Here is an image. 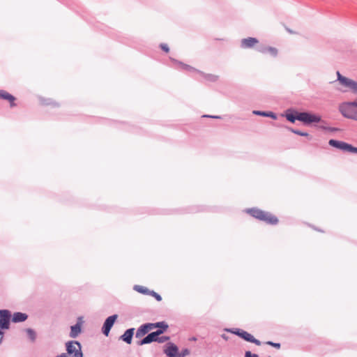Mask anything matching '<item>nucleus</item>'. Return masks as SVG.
Wrapping results in <instances>:
<instances>
[{
  "instance_id": "1",
  "label": "nucleus",
  "mask_w": 357,
  "mask_h": 357,
  "mask_svg": "<svg viewBox=\"0 0 357 357\" xmlns=\"http://www.w3.org/2000/svg\"><path fill=\"white\" fill-rule=\"evenodd\" d=\"M291 123H294L296 120L303 122L305 125L312 123H319L321 121V116L310 112H299L292 109H287L284 115Z\"/></svg>"
},
{
  "instance_id": "23",
  "label": "nucleus",
  "mask_w": 357,
  "mask_h": 357,
  "mask_svg": "<svg viewBox=\"0 0 357 357\" xmlns=\"http://www.w3.org/2000/svg\"><path fill=\"white\" fill-rule=\"evenodd\" d=\"M173 61H174L175 63H177V64H178L179 66H181V67L183 69H184V70H189V71H195V70H196L194 68H192V67H191V66H188V65L184 64V63H183L182 62H180V61H176V60H174V59H173Z\"/></svg>"
},
{
  "instance_id": "18",
  "label": "nucleus",
  "mask_w": 357,
  "mask_h": 357,
  "mask_svg": "<svg viewBox=\"0 0 357 357\" xmlns=\"http://www.w3.org/2000/svg\"><path fill=\"white\" fill-rule=\"evenodd\" d=\"M0 98L8 100L10 102V107H14L15 105L14 103L15 98L6 91L0 90Z\"/></svg>"
},
{
  "instance_id": "30",
  "label": "nucleus",
  "mask_w": 357,
  "mask_h": 357,
  "mask_svg": "<svg viewBox=\"0 0 357 357\" xmlns=\"http://www.w3.org/2000/svg\"><path fill=\"white\" fill-rule=\"evenodd\" d=\"M267 344L268 345H271L275 348H277V349H280V343H275V342H266Z\"/></svg>"
},
{
  "instance_id": "21",
  "label": "nucleus",
  "mask_w": 357,
  "mask_h": 357,
  "mask_svg": "<svg viewBox=\"0 0 357 357\" xmlns=\"http://www.w3.org/2000/svg\"><path fill=\"white\" fill-rule=\"evenodd\" d=\"M151 325L152 329L159 328L158 330H162L163 331V332L168 328V325L164 321L157 322L154 324L151 323Z\"/></svg>"
},
{
  "instance_id": "3",
  "label": "nucleus",
  "mask_w": 357,
  "mask_h": 357,
  "mask_svg": "<svg viewBox=\"0 0 357 357\" xmlns=\"http://www.w3.org/2000/svg\"><path fill=\"white\" fill-rule=\"evenodd\" d=\"M339 109L344 117L357 121V100L344 102Z\"/></svg>"
},
{
  "instance_id": "31",
  "label": "nucleus",
  "mask_w": 357,
  "mask_h": 357,
  "mask_svg": "<svg viewBox=\"0 0 357 357\" xmlns=\"http://www.w3.org/2000/svg\"><path fill=\"white\" fill-rule=\"evenodd\" d=\"M245 357H259V356L255 354H252L250 351H247L245 353Z\"/></svg>"
},
{
  "instance_id": "32",
  "label": "nucleus",
  "mask_w": 357,
  "mask_h": 357,
  "mask_svg": "<svg viewBox=\"0 0 357 357\" xmlns=\"http://www.w3.org/2000/svg\"><path fill=\"white\" fill-rule=\"evenodd\" d=\"M160 47L163 51H165L166 52H168L169 51V47L167 44H165V43L160 44Z\"/></svg>"
},
{
  "instance_id": "5",
  "label": "nucleus",
  "mask_w": 357,
  "mask_h": 357,
  "mask_svg": "<svg viewBox=\"0 0 357 357\" xmlns=\"http://www.w3.org/2000/svg\"><path fill=\"white\" fill-rule=\"evenodd\" d=\"M67 354L71 357H83L81 344L77 341H68L66 343Z\"/></svg>"
},
{
  "instance_id": "14",
  "label": "nucleus",
  "mask_w": 357,
  "mask_h": 357,
  "mask_svg": "<svg viewBox=\"0 0 357 357\" xmlns=\"http://www.w3.org/2000/svg\"><path fill=\"white\" fill-rule=\"evenodd\" d=\"M151 323L142 324L137 330L135 334L137 338L141 337L146 335L149 331L152 330Z\"/></svg>"
},
{
  "instance_id": "11",
  "label": "nucleus",
  "mask_w": 357,
  "mask_h": 357,
  "mask_svg": "<svg viewBox=\"0 0 357 357\" xmlns=\"http://www.w3.org/2000/svg\"><path fill=\"white\" fill-rule=\"evenodd\" d=\"M258 40L255 38L248 37L243 38L241 41V47L243 49L252 48L258 43Z\"/></svg>"
},
{
  "instance_id": "13",
  "label": "nucleus",
  "mask_w": 357,
  "mask_h": 357,
  "mask_svg": "<svg viewBox=\"0 0 357 357\" xmlns=\"http://www.w3.org/2000/svg\"><path fill=\"white\" fill-rule=\"evenodd\" d=\"M165 354L169 357H174L178 352V348L174 343L169 342L164 349Z\"/></svg>"
},
{
  "instance_id": "28",
  "label": "nucleus",
  "mask_w": 357,
  "mask_h": 357,
  "mask_svg": "<svg viewBox=\"0 0 357 357\" xmlns=\"http://www.w3.org/2000/svg\"><path fill=\"white\" fill-rule=\"evenodd\" d=\"M190 354V351L188 349H184L181 352H178V355L179 357H185V356H188Z\"/></svg>"
},
{
  "instance_id": "19",
  "label": "nucleus",
  "mask_w": 357,
  "mask_h": 357,
  "mask_svg": "<svg viewBox=\"0 0 357 357\" xmlns=\"http://www.w3.org/2000/svg\"><path fill=\"white\" fill-rule=\"evenodd\" d=\"M253 114L258 116L270 117L273 119H277V115L272 112H263L259 110H254Z\"/></svg>"
},
{
  "instance_id": "4",
  "label": "nucleus",
  "mask_w": 357,
  "mask_h": 357,
  "mask_svg": "<svg viewBox=\"0 0 357 357\" xmlns=\"http://www.w3.org/2000/svg\"><path fill=\"white\" fill-rule=\"evenodd\" d=\"M337 80L340 84L346 89L342 91H351L352 93L357 94V82L343 76L339 71L336 72Z\"/></svg>"
},
{
  "instance_id": "22",
  "label": "nucleus",
  "mask_w": 357,
  "mask_h": 357,
  "mask_svg": "<svg viewBox=\"0 0 357 357\" xmlns=\"http://www.w3.org/2000/svg\"><path fill=\"white\" fill-rule=\"evenodd\" d=\"M26 332L29 338L31 340V342H34L36 339V333L32 328H26Z\"/></svg>"
},
{
  "instance_id": "26",
  "label": "nucleus",
  "mask_w": 357,
  "mask_h": 357,
  "mask_svg": "<svg viewBox=\"0 0 357 357\" xmlns=\"http://www.w3.org/2000/svg\"><path fill=\"white\" fill-rule=\"evenodd\" d=\"M149 295L154 297L158 301H162L161 296L153 290L151 291V293Z\"/></svg>"
},
{
  "instance_id": "12",
  "label": "nucleus",
  "mask_w": 357,
  "mask_h": 357,
  "mask_svg": "<svg viewBox=\"0 0 357 357\" xmlns=\"http://www.w3.org/2000/svg\"><path fill=\"white\" fill-rule=\"evenodd\" d=\"M257 50L262 54L268 53L274 57L277 56L278 53V51L275 47L264 45L257 47Z\"/></svg>"
},
{
  "instance_id": "10",
  "label": "nucleus",
  "mask_w": 357,
  "mask_h": 357,
  "mask_svg": "<svg viewBox=\"0 0 357 357\" xmlns=\"http://www.w3.org/2000/svg\"><path fill=\"white\" fill-rule=\"evenodd\" d=\"M82 317H79L77 322L70 327V337L76 338L82 331Z\"/></svg>"
},
{
  "instance_id": "37",
  "label": "nucleus",
  "mask_w": 357,
  "mask_h": 357,
  "mask_svg": "<svg viewBox=\"0 0 357 357\" xmlns=\"http://www.w3.org/2000/svg\"><path fill=\"white\" fill-rule=\"evenodd\" d=\"M222 337H223L224 339H225V340L227 339V337L225 336V335H222Z\"/></svg>"
},
{
  "instance_id": "35",
  "label": "nucleus",
  "mask_w": 357,
  "mask_h": 357,
  "mask_svg": "<svg viewBox=\"0 0 357 357\" xmlns=\"http://www.w3.org/2000/svg\"><path fill=\"white\" fill-rule=\"evenodd\" d=\"M3 329L0 328V335L2 336L3 335V332L2 331Z\"/></svg>"
},
{
  "instance_id": "6",
  "label": "nucleus",
  "mask_w": 357,
  "mask_h": 357,
  "mask_svg": "<svg viewBox=\"0 0 357 357\" xmlns=\"http://www.w3.org/2000/svg\"><path fill=\"white\" fill-rule=\"evenodd\" d=\"M226 331L235 334L247 342L254 343L257 346L261 345V342L259 340L255 338L251 334L239 328H229L226 329Z\"/></svg>"
},
{
  "instance_id": "34",
  "label": "nucleus",
  "mask_w": 357,
  "mask_h": 357,
  "mask_svg": "<svg viewBox=\"0 0 357 357\" xmlns=\"http://www.w3.org/2000/svg\"><path fill=\"white\" fill-rule=\"evenodd\" d=\"M56 357H68L66 353H62L60 355L56 356Z\"/></svg>"
},
{
  "instance_id": "24",
  "label": "nucleus",
  "mask_w": 357,
  "mask_h": 357,
  "mask_svg": "<svg viewBox=\"0 0 357 357\" xmlns=\"http://www.w3.org/2000/svg\"><path fill=\"white\" fill-rule=\"evenodd\" d=\"M204 77L210 82H215L218 80V76L212 74H203Z\"/></svg>"
},
{
  "instance_id": "8",
  "label": "nucleus",
  "mask_w": 357,
  "mask_h": 357,
  "mask_svg": "<svg viewBox=\"0 0 357 357\" xmlns=\"http://www.w3.org/2000/svg\"><path fill=\"white\" fill-rule=\"evenodd\" d=\"M117 317H118L117 314H113L112 316L108 317L105 319V321L103 324V326L102 327V333L105 336H108L109 331H110L112 327L113 326L115 321L116 320Z\"/></svg>"
},
{
  "instance_id": "29",
  "label": "nucleus",
  "mask_w": 357,
  "mask_h": 357,
  "mask_svg": "<svg viewBox=\"0 0 357 357\" xmlns=\"http://www.w3.org/2000/svg\"><path fill=\"white\" fill-rule=\"evenodd\" d=\"M347 151L350 152V153H357V147H354L352 145L349 144Z\"/></svg>"
},
{
  "instance_id": "15",
  "label": "nucleus",
  "mask_w": 357,
  "mask_h": 357,
  "mask_svg": "<svg viewBox=\"0 0 357 357\" xmlns=\"http://www.w3.org/2000/svg\"><path fill=\"white\" fill-rule=\"evenodd\" d=\"M328 144L333 147L340 149L342 151H347L348 147V143L344 142L338 141L335 139H330L328 142Z\"/></svg>"
},
{
  "instance_id": "36",
  "label": "nucleus",
  "mask_w": 357,
  "mask_h": 357,
  "mask_svg": "<svg viewBox=\"0 0 357 357\" xmlns=\"http://www.w3.org/2000/svg\"><path fill=\"white\" fill-rule=\"evenodd\" d=\"M2 341H3V335L0 337V344H1Z\"/></svg>"
},
{
  "instance_id": "9",
  "label": "nucleus",
  "mask_w": 357,
  "mask_h": 357,
  "mask_svg": "<svg viewBox=\"0 0 357 357\" xmlns=\"http://www.w3.org/2000/svg\"><path fill=\"white\" fill-rule=\"evenodd\" d=\"M162 333H163V331H162V330H157L156 331L152 332V333L148 334L142 340H141L138 342V345H143V344H150L153 342H157V336H160Z\"/></svg>"
},
{
  "instance_id": "2",
  "label": "nucleus",
  "mask_w": 357,
  "mask_h": 357,
  "mask_svg": "<svg viewBox=\"0 0 357 357\" xmlns=\"http://www.w3.org/2000/svg\"><path fill=\"white\" fill-rule=\"evenodd\" d=\"M247 213L250 214L252 217L265 222L270 225H276L278 222L277 217L273 215L271 213L261 211L257 208H248L246 210Z\"/></svg>"
},
{
  "instance_id": "17",
  "label": "nucleus",
  "mask_w": 357,
  "mask_h": 357,
  "mask_svg": "<svg viewBox=\"0 0 357 357\" xmlns=\"http://www.w3.org/2000/svg\"><path fill=\"white\" fill-rule=\"evenodd\" d=\"M28 318V315L26 313L17 312H15L13 315L11 314L12 321L14 323L23 322Z\"/></svg>"
},
{
  "instance_id": "27",
  "label": "nucleus",
  "mask_w": 357,
  "mask_h": 357,
  "mask_svg": "<svg viewBox=\"0 0 357 357\" xmlns=\"http://www.w3.org/2000/svg\"><path fill=\"white\" fill-rule=\"evenodd\" d=\"M169 340V336H161V337L157 336V342L159 343L165 342L168 341Z\"/></svg>"
},
{
  "instance_id": "16",
  "label": "nucleus",
  "mask_w": 357,
  "mask_h": 357,
  "mask_svg": "<svg viewBox=\"0 0 357 357\" xmlns=\"http://www.w3.org/2000/svg\"><path fill=\"white\" fill-rule=\"evenodd\" d=\"M135 328H131L129 329H127L124 333L120 337V340H123V342H126L127 344H131L132 340V337L134 335Z\"/></svg>"
},
{
  "instance_id": "33",
  "label": "nucleus",
  "mask_w": 357,
  "mask_h": 357,
  "mask_svg": "<svg viewBox=\"0 0 357 357\" xmlns=\"http://www.w3.org/2000/svg\"><path fill=\"white\" fill-rule=\"evenodd\" d=\"M203 117L206 118H212V119H221L220 116H211V115H204Z\"/></svg>"
},
{
  "instance_id": "7",
  "label": "nucleus",
  "mask_w": 357,
  "mask_h": 357,
  "mask_svg": "<svg viewBox=\"0 0 357 357\" xmlns=\"http://www.w3.org/2000/svg\"><path fill=\"white\" fill-rule=\"evenodd\" d=\"M11 319V312L8 310H0V328L8 329Z\"/></svg>"
},
{
  "instance_id": "20",
  "label": "nucleus",
  "mask_w": 357,
  "mask_h": 357,
  "mask_svg": "<svg viewBox=\"0 0 357 357\" xmlns=\"http://www.w3.org/2000/svg\"><path fill=\"white\" fill-rule=\"evenodd\" d=\"M133 289L140 294H144V295H149L150 293H151V291L150 289H149L148 288H146V287H144V286H141V285H135L133 287Z\"/></svg>"
},
{
  "instance_id": "25",
  "label": "nucleus",
  "mask_w": 357,
  "mask_h": 357,
  "mask_svg": "<svg viewBox=\"0 0 357 357\" xmlns=\"http://www.w3.org/2000/svg\"><path fill=\"white\" fill-rule=\"evenodd\" d=\"M289 130L291 132H292L293 133L296 134V135H300V136H303V137H308L309 136V134L307 132H302L301 130H295L294 128H289Z\"/></svg>"
}]
</instances>
